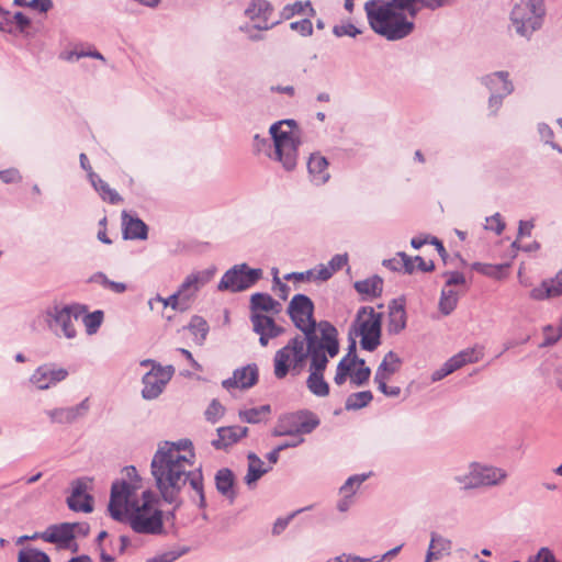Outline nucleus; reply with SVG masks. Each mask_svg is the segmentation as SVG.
I'll return each instance as SVG.
<instances>
[{
	"label": "nucleus",
	"mask_w": 562,
	"mask_h": 562,
	"mask_svg": "<svg viewBox=\"0 0 562 562\" xmlns=\"http://www.w3.org/2000/svg\"><path fill=\"white\" fill-rule=\"evenodd\" d=\"M195 453L190 439L161 441L150 461V474L161 499L175 508L182 503V493L189 487L191 499L200 508L206 506L203 475L194 470Z\"/></svg>",
	"instance_id": "obj_1"
},
{
	"label": "nucleus",
	"mask_w": 562,
	"mask_h": 562,
	"mask_svg": "<svg viewBox=\"0 0 562 562\" xmlns=\"http://www.w3.org/2000/svg\"><path fill=\"white\" fill-rule=\"evenodd\" d=\"M109 512L113 519L126 522L136 533L156 536L164 532L159 497L150 488L136 491L124 485L111 488Z\"/></svg>",
	"instance_id": "obj_2"
},
{
	"label": "nucleus",
	"mask_w": 562,
	"mask_h": 562,
	"mask_svg": "<svg viewBox=\"0 0 562 562\" xmlns=\"http://www.w3.org/2000/svg\"><path fill=\"white\" fill-rule=\"evenodd\" d=\"M321 336L296 335L286 345L277 350L273 357V374L283 380L289 374L297 376L313 362L314 351L336 357L339 353L338 331L327 321L319 322Z\"/></svg>",
	"instance_id": "obj_3"
},
{
	"label": "nucleus",
	"mask_w": 562,
	"mask_h": 562,
	"mask_svg": "<svg viewBox=\"0 0 562 562\" xmlns=\"http://www.w3.org/2000/svg\"><path fill=\"white\" fill-rule=\"evenodd\" d=\"M422 0H369L364 12L370 27L387 41H398L414 31Z\"/></svg>",
	"instance_id": "obj_4"
},
{
	"label": "nucleus",
	"mask_w": 562,
	"mask_h": 562,
	"mask_svg": "<svg viewBox=\"0 0 562 562\" xmlns=\"http://www.w3.org/2000/svg\"><path fill=\"white\" fill-rule=\"evenodd\" d=\"M272 143L256 134L254 148L279 162L285 171H293L297 166L299 148L302 144L301 131L295 120H281L269 128Z\"/></svg>",
	"instance_id": "obj_5"
},
{
	"label": "nucleus",
	"mask_w": 562,
	"mask_h": 562,
	"mask_svg": "<svg viewBox=\"0 0 562 562\" xmlns=\"http://www.w3.org/2000/svg\"><path fill=\"white\" fill-rule=\"evenodd\" d=\"M80 312L79 305L54 301L41 311L37 318L56 337L70 340L77 337L75 321Z\"/></svg>",
	"instance_id": "obj_6"
},
{
	"label": "nucleus",
	"mask_w": 562,
	"mask_h": 562,
	"mask_svg": "<svg viewBox=\"0 0 562 562\" xmlns=\"http://www.w3.org/2000/svg\"><path fill=\"white\" fill-rule=\"evenodd\" d=\"M508 472L499 467L485 462H471L467 471L454 476V482L463 490L490 488L503 485Z\"/></svg>",
	"instance_id": "obj_7"
},
{
	"label": "nucleus",
	"mask_w": 562,
	"mask_h": 562,
	"mask_svg": "<svg viewBox=\"0 0 562 562\" xmlns=\"http://www.w3.org/2000/svg\"><path fill=\"white\" fill-rule=\"evenodd\" d=\"M543 0H521L510 13V21L517 34L529 37L542 25L544 16Z\"/></svg>",
	"instance_id": "obj_8"
},
{
	"label": "nucleus",
	"mask_w": 562,
	"mask_h": 562,
	"mask_svg": "<svg viewBox=\"0 0 562 562\" xmlns=\"http://www.w3.org/2000/svg\"><path fill=\"white\" fill-rule=\"evenodd\" d=\"M319 418L311 411H297L279 417L272 435L274 437H303L311 434L319 425Z\"/></svg>",
	"instance_id": "obj_9"
},
{
	"label": "nucleus",
	"mask_w": 562,
	"mask_h": 562,
	"mask_svg": "<svg viewBox=\"0 0 562 562\" xmlns=\"http://www.w3.org/2000/svg\"><path fill=\"white\" fill-rule=\"evenodd\" d=\"M314 303L305 294H295L288 305V314L297 329L303 336H313L319 338V323L313 317Z\"/></svg>",
	"instance_id": "obj_10"
},
{
	"label": "nucleus",
	"mask_w": 562,
	"mask_h": 562,
	"mask_svg": "<svg viewBox=\"0 0 562 562\" xmlns=\"http://www.w3.org/2000/svg\"><path fill=\"white\" fill-rule=\"evenodd\" d=\"M381 321L382 314L371 306H363L358 311L355 326L364 350L373 351L380 345Z\"/></svg>",
	"instance_id": "obj_11"
},
{
	"label": "nucleus",
	"mask_w": 562,
	"mask_h": 562,
	"mask_svg": "<svg viewBox=\"0 0 562 562\" xmlns=\"http://www.w3.org/2000/svg\"><path fill=\"white\" fill-rule=\"evenodd\" d=\"M261 277V269H251L246 263L235 265L223 274L217 290L240 292L252 286Z\"/></svg>",
	"instance_id": "obj_12"
},
{
	"label": "nucleus",
	"mask_w": 562,
	"mask_h": 562,
	"mask_svg": "<svg viewBox=\"0 0 562 562\" xmlns=\"http://www.w3.org/2000/svg\"><path fill=\"white\" fill-rule=\"evenodd\" d=\"M491 95L488 98V110L495 115L503 104V99L514 91L513 82L509 80L507 71H495L481 78Z\"/></svg>",
	"instance_id": "obj_13"
},
{
	"label": "nucleus",
	"mask_w": 562,
	"mask_h": 562,
	"mask_svg": "<svg viewBox=\"0 0 562 562\" xmlns=\"http://www.w3.org/2000/svg\"><path fill=\"white\" fill-rule=\"evenodd\" d=\"M175 374L172 366H155L142 379V396L147 401L157 398Z\"/></svg>",
	"instance_id": "obj_14"
},
{
	"label": "nucleus",
	"mask_w": 562,
	"mask_h": 562,
	"mask_svg": "<svg viewBox=\"0 0 562 562\" xmlns=\"http://www.w3.org/2000/svg\"><path fill=\"white\" fill-rule=\"evenodd\" d=\"M328 353L314 351L313 362L308 366L310 374L306 379L308 391L318 397H325L329 394V385L324 379V372L329 361Z\"/></svg>",
	"instance_id": "obj_15"
},
{
	"label": "nucleus",
	"mask_w": 562,
	"mask_h": 562,
	"mask_svg": "<svg viewBox=\"0 0 562 562\" xmlns=\"http://www.w3.org/2000/svg\"><path fill=\"white\" fill-rule=\"evenodd\" d=\"M216 268L212 266L204 270L193 271L184 278L178 289V293L184 303L188 304V307H190L198 292L214 278Z\"/></svg>",
	"instance_id": "obj_16"
},
{
	"label": "nucleus",
	"mask_w": 562,
	"mask_h": 562,
	"mask_svg": "<svg viewBox=\"0 0 562 562\" xmlns=\"http://www.w3.org/2000/svg\"><path fill=\"white\" fill-rule=\"evenodd\" d=\"M272 13L273 8L267 0H251L245 10L246 16L259 31H268L279 23V21H271Z\"/></svg>",
	"instance_id": "obj_17"
},
{
	"label": "nucleus",
	"mask_w": 562,
	"mask_h": 562,
	"mask_svg": "<svg viewBox=\"0 0 562 562\" xmlns=\"http://www.w3.org/2000/svg\"><path fill=\"white\" fill-rule=\"evenodd\" d=\"M68 376L64 368H56L53 364H43L34 370L30 376V383L37 390H47Z\"/></svg>",
	"instance_id": "obj_18"
},
{
	"label": "nucleus",
	"mask_w": 562,
	"mask_h": 562,
	"mask_svg": "<svg viewBox=\"0 0 562 562\" xmlns=\"http://www.w3.org/2000/svg\"><path fill=\"white\" fill-rule=\"evenodd\" d=\"M74 525L68 522L52 525L43 532H35L31 539H42L46 542L57 544L59 548H69L70 542L76 537Z\"/></svg>",
	"instance_id": "obj_19"
},
{
	"label": "nucleus",
	"mask_w": 562,
	"mask_h": 562,
	"mask_svg": "<svg viewBox=\"0 0 562 562\" xmlns=\"http://www.w3.org/2000/svg\"><path fill=\"white\" fill-rule=\"evenodd\" d=\"M250 321L254 331L259 335V342L262 347L268 346L270 339L279 337L284 331L272 317L261 313H252Z\"/></svg>",
	"instance_id": "obj_20"
},
{
	"label": "nucleus",
	"mask_w": 562,
	"mask_h": 562,
	"mask_svg": "<svg viewBox=\"0 0 562 562\" xmlns=\"http://www.w3.org/2000/svg\"><path fill=\"white\" fill-rule=\"evenodd\" d=\"M258 381V368L256 364H247L233 372V376L224 380L222 385L225 390L249 389Z\"/></svg>",
	"instance_id": "obj_21"
},
{
	"label": "nucleus",
	"mask_w": 562,
	"mask_h": 562,
	"mask_svg": "<svg viewBox=\"0 0 562 562\" xmlns=\"http://www.w3.org/2000/svg\"><path fill=\"white\" fill-rule=\"evenodd\" d=\"M90 480L78 479L72 482L71 495L67 498V504L75 512H92V498L87 494Z\"/></svg>",
	"instance_id": "obj_22"
},
{
	"label": "nucleus",
	"mask_w": 562,
	"mask_h": 562,
	"mask_svg": "<svg viewBox=\"0 0 562 562\" xmlns=\"http://www.w3.org/2000/svg\"><path fill=\"white\" fill-rule=\"evenodd\" d=\"M328 160L321 153L311 154L307 160V171L311 182L314 186H324L330 179Z\"/></svg>",
	"instance_id": "obj_23"
},
{
	"label": "nucleus",
	"mask_w": 562,
	"mask_h": 562,
	"mask_svg": "<svg viewBox=\"0 0 562 562\" xmlns=\"http://www.w3.org/2000/svg\"><path fill=\"white\" fill-rule=\"evenodd\" d=\"M562 295V269L551 279L543 280L530 291L529 296L536 301H544Z\"/></svg>",
	"instance_id": "obj_24"
},
{
	"label": "nucleus",
	"mask_w": 562,
	"mask_h": 562,
	"mask_svg": "<svg viewBox=\"0 0 562 562\" xmlns=\"http://www.w3.org/2000/svg\"><path fill=\"white\" fill-rule=\"evenodd\" d=\"M429 536L430 541L426 552L425 562L439 561L451 554L452 541L449 538L436 531H431Z\"/></svg>",
	"instance_id": "obj_25"
},
{
	"label": "nucleus",
	"mask_w": 562,
	"mask_h": 562,
	"mask_svg": "<svg viewBox=\"0 0 562 562\" xmlns=\"http://www.w3.org/2000/svg\"><path fill=\"white\" fill-rule=\"evenodd\" d=\"M122 228L124 239L145 240L148 236V226L137 216L122 212Z\"/></svg>",
	"instance_id": "obj_26"
},
{
	"label": "nucleus",
	"mask_w": 562,
	"mask_h": 562,
	"mask_svg": "<svg viewBox=\"0 0 562 562\" xmlns=\"http://www.w3.org/2000/svg\"><path fill=\"white\" fill-rule=\"evenodd\" d=\"M89 408L88 401L85 400L78 405L71 407L55 408L47 412L50 420L58 424H70L83 416Z\"/></svg>",
	"instance_id": "obj_27"
},
{
	"label": "nucleus",
	"mask_w": 562,
	"mask_h": 562,
	"mask_svg": "<svg viewBox=\"0 0 562 562\" xmlns=\"http://www.w3.org/2000/svg\"><path fill=\"white\" fill-rule=\"evenodd\" d=\"M248 432L247 427L241 426H227L220 427L217 429L218 438L212 441V446L216 449H225L236 443L243 437H246Z\"/></svg>",
	"instance_id": "obj_28"
},
{
	"label": "nucleus",
	"mask_w": 562,
	"mask_h": 562,
	"mask_svg": "<svg viewBox=\"0 0 562 562\" xmlns=\"http://www.w3.org/2000/svg\"><path fill=\"white\" fill-rule=\"evenodd\" d=\"M359 360L360 358L356 355V345L352 342L348 353L342 357L337 364L334 382L339 386L342 385L347 381V378L351 375Z\"/></svg>",
	"instance_id": "obj_29"
},
{
	"label": "nucleus",
	"mask_w": 562,
	"mask_h": 562,
	"mask_svg": "<svg viewBox=\"0 0 562 562\" xmlns=\"http://www.w3.org/2000/svg\"><path fill=\"white\" fill-rule=\"evenodd\" d=\"M406 326V312L404 304L394 300L389 306L387 330L390 334H398Z\"/></svg>",
	"instance_id": "obj_30"
},
{
	"label": "nucleus",
	"mask_w": 562,
	"mask_h": 562,
	"mask_svg": "<svg viewBox=\"0 0 562 562\" xmlns=\"http://www.w3.org/2000/svg\"><path fill=\"white\" fill-rule=\"evenodd\" d=\"M250 308L252 313L272 312L278 314L281 304L267 293H254L250 297Z\"/></svg>",
	"instance_id": "obj_31"
},
{
	"label": "nucleus",
	"mask_w": 562,
	"mask_h": 562,
	"mask_svg": "<svg viewBox=\"0 0 562 562\" xmlns=\"http://www.w3.org/2000/svg\"><path fill=\"white\" fill-rule=\"evenodd\" d=\"M215 485L218 493L233 502L236 497V492L234 490V474L227 469L223 468L218 470L215 474Z\"/></svg>",
	"instance_id": "obj_32"
},
{
	"label": "nucleus",
	"mask_w": 562,
	"mask_h": 562,
	"mask_svg": "<svg viewBox=\"0 0 562 562\" xmlns=\"http://www.w3.org/2000/svg\"><path fill=\"white\" fill-rule=\"evenodd\" d=\"M356 291L364 299L378 297L383 291V280L379 276H372L353 284Z\"/></svg>",
	"instance_id": "obj_33"
},
{
	"label": "nucleus",
	"mask_w": 562,
	"mask_h": 562,
	"mask_svg": "<svg viewBox=\"0 0 562 562\" xmlns=\"http://www.w3.org/2000/svg\"><path fill=\"white\" fill-rule=\"evenodd\" d=\"M89 180L103 201L111 204H117L122 201L121 195L114 189H111L95 172H90Z\"/></svg>",
	"instance_id": "obj_34"
},
{
	"label": "nucleus",
	"mask_w": 562,
	"mask_h": 562,
	"mask_svg": "<svg viewBox=\"0 0 562 562\" xmlns=\"http://www.w3.org/2000/svg\"><path fill=\"white\" fill-rule=\"evenodd\" d=\"M247 458H248V470H247V474L245 476V483L248 486H251L263 474H266L269 470H271V467L265 468L263 461L256 453L251 452L248 454Z\"/></svg>",
	"instance_id": "obj_35"
},
{
	"label": "nucleus",
	"mask_w": 562,
	"mask_h": 562,
	"mask_svg": "<svg viewBox=\"0 0 562 562\" xmlns=\"http://www.w3.org/2000/svg\"><path fill=\"white\" fill-rule=\"evenodd\" d=\"M401 362L400 357L395 352L389 351L378 367L374 379H390L398 371Z\"/></svg>",
	"instance_id": "obj_36"
},
{
	"label": "nucleus",
	"mask_w": 562,
	"mask_h": 562,
	"mask_svg": "<svg viewBox=\"0 0 562 562\" xmlns=\"http://www.w3.org/2000/svg\"><path fill=\"white\" fill-rule=\"evenodd\" d=\"M459 302V292L449 286H443L441 290L438 308L441 314L450 315L457 307Z\"/></svg>",
	"instance_id": "obj_37"
},
{
	"label": "nucleus",
	"mask_w": 562,
	"mask_h": 562,
	"mask_svg": "<svg viewBox=\"0 0 562 562\" xmlns=\"http://www.w3.org/2000/svg\"><path fill=\"white\" fill-rule=\"evenodd\" d=\"M483 357L482 348L472 347L467 348L452 356L451 359L458 369L462 368L468 363H475Z\"/></svg>",
	"instance_id": "obj_38"
},
{
	"label": "nucleus",
	"mask_w": 562,
	"mask_h": 562,
	"mask_svg": "<svg viewBox=\"0 0 562 562\" xmlns=\"http://www.w3.org/2000/svg\"><path fill=\"white\" fill-rule=\"evenodd\" d=\"M373 400L371 391H361L350 394L345 402V408L347 411H358L370 404Z\"/></svg>",
	"instance_id": "obj_39"
},
{
	"label": "nucleus",
	"mask_w": 562,
	"mask_h": 562,
	"mask_svg": "<svg viewBox=\"0 0 562 562\" xmlns=\"http://www.w3.org/2000/svg\"><path fill=\"white\" fill-rule=\"evenodd\" d=\"M124 473L126 479L122 481H116L112 484L111 488H114L117 485H124L127 490H131L132 487L136 491H144L143 488V479L137 473V470L135 467H126L124 469Z\"/></svg>",
	"instance_id": "obj_40"
},
{
	"label": "nucleus",
	"mask_w": 562,
	"mask_h": 562,
	"mask_svg": "<svg viewBox=\"0 0 562 562\" xmlns=\"http://www.w3.org/2000/svg\"><path fill=\"white\" fill-rule=\"evenodd\" d=\"M154 302H159L164 305V307H171L172 310L180 312H183L189 308L188 304L184 303L178 291L166 299L158 294L154 299L149 300L148 304L151 310L154 308Z\"/></svg>",
	"instance_id": "obj_41"
},
{
	"label": "nucleus",
	"mask_w": 562,
	"mask_h": 562,
	"mask_svg": "<svg viewBox=\"0 0 562 562\" xmlns=\"http://www.w3.org/2000/svg\"><path fill=\"white\" fill-rule=\"evenodd\" d=\"M18 562H50V559L38 549L24 548L18 554Z\"/></svg>",
	"instance_id": "obj_42"
},
{
	"label": "nucleus",
	"mask_w": 562,
	"mask_h": 562,
	"mask_svg": "<svg viewBox=\"0 0 562 562\" xmlns=\"http://www.w3.org/2000/svg\"><path fill=\"white\" fill-rule=\"evenodd\" d=\"M270 413V406L269 405H262L260 407L249 408L245 411L239 412V417L243 422L249 423V424H257L259 423L262 417Z\"/></svg>",
	"instance_id": "obj_43"
},
{
	"label": "nucleus",
	"mask_w": 562,
	"mask_h": 562,
	"mask_svg": "<svg viewBox=\"0 0 562 562\" xmlns=\"http://www.w3.org/2000/svg\"><path fill=\"white\" fill-rule=\"evenodd\" d=\"M90 280L92 282L99 283L103 288L109 289L114 293H124L127 289L125 283L112 281L102 272L94 273Z\"/></svg>",
	"instance_id": "obj_44"
},
{
	"label": "nucleus",
	"mask_w": 562,
	"mask_h": 562,
	"mask_svg": "<svg viewBox=\"0 0 562 562\" xmlns=\"http://www.w3.org/2000/svg\"><path fill=\"white\" fill-rule=\"evenodd\" d=\"M370 476L369 473L355 474L347 479L344 485L339 488V493L350 494L355 497L361 484Z\"/></svg>",
	"instance_id": "obj_45"
},
{
	"label": "nucleus",
	"mask_w": 562,
	"mask_h": 562,
	"mask_svg": "<svg viewBox=\"0 0 562 562\" xmlns=\"http://www.w3.org/2000/svg\"><path fill=\"white\" fill-rule=\"evenodd\" d=\"M357 366H359V368H355L351 375L349 376L350 382L356 386H362L369 381L371 370L364 364L363 359H360Z\"/></svg>",
	"instance_id": "obj_46"
},
{
	"label": "nucleus",
	"mask_w": 562,
	"mask_h": 562,
	"mask_svg": "<svg viewBox=\"0 0 562 562\" xmlns=\"http://www.w3.org/2000/svg\"><path fill=\"white\" fill-rule=\"evenodd\" d=\"M103 322V312L94 311L83 316L82 323L88 335H93L98 331Z\"/></svg>",
	"instance_id": "obj_47"
},
{
	"label": "nucleus",
	"mask_w": 562,
	"mask_h": 562,
	"mask_svg": "<svg viewBox=\"0 0 562 562\" xmlns=\"http://www.w3.org/2000/svg\"><path fill=\"white\" fill-rule=\"evenodd\" d=\"M189 329L195 337L200 336V341H203L209 333V325L202 317L193 316L190 321Z\"/></svg>",
	"instance_id": "obj_48"
},
{
	"label": "nucleus",
	"mask_w": 562,
	"mask_h": 562,
	"mask_svg": "<svg viewBox=\"0 0 562 562\" xmlns=\"http://www.w3.org/2000/svg\"><path fill=\"white\" fill-rule=\"evenodd\" d=\"M538 133L540 135V138L546 144H549L552 149L562 154V148L557 143L553 142L554 134L549 125H547L546 123L538 124Z\"/></svg>",
	"instance_id": "obj_49"
},
{
	"label": "nucleus",
	"mask_w": 562,
	"mask_h": 562,
	"mask_svg": "<svg viewBox=\"0 0 562 562\" xmlns=\"http://www.w3.org/2000/svg\"><path fill=\"white\" fill-rule=\"evenodd\" d=\"M458 370L457 366L452 361V359H448L438 370H435L431 374V381L438 382Z\"/></svg>",
	"instance_id": "obj_50"
},
{
	"label": "nucleus",
	"mask_w": 562,
	"mask_h": 562,
	"mask_svg": "<svg viewBox=\"0 0 562 562\" xmlns=\"http://www.w3.org/2000/svg\"><path fill=\"white\" fill-rule=\"evenodd\" d=\"M224 406L216 400H213L205 411V417L209 422H217L224 414Z\"/></svg>",
	"instance_id": "obj_51"
},
{
	"label": "nucleus",
	"mask_w": 562,
	"mask_h": 562,
	"mask_svg": "<svg viewBox=\"0 0 562 562\" xmlns=\"http://www.w3.org/2000/svg\"><path fill=\"white\" fill-rule=\"evenodd\" d=\"M308 508H310V507L301 508V509H299V510L294 512L293 514H291L290 516H288V517H285V518H278V519L274 521L273 526H272V530H271V531H272V535H274V536H279V535H281V533L286 529V527L289 526L290 521L292 520V518H293L296 514L302 513V512H304V510H306V509H308Z\"/></svg>",
	"instance_id": "obj_52"
},
{
	"label": "nucleus",
	"mask_w": 562,
	"mask_h": 562,
	"mask_svg": "<svg viewBox=\"0 0 562 562\" xmlns=\"http://www.w3.org/2000/svg\"><path fill=\"white\" fill-rule=\"evenodd\" d=\"M390 379H374L375 384L378 385V389L380 392H382L387 397H397L401 394V387L400 386H389L386 382Z\"/></svg>",
	"instance_id": "obj_53"
},
{
	"label": "nucleus",
	"mask_w": 562,
	"mask_h": 562,
	"mask_svg": "<svg viewBox=\"0 0 562 562\" xmlns=\"http://www.w3.org/2000/svg\"><path fill=\"white\" fill-rule=\"evenodd\" d=\"M305 9H308L311 11V13H314V9L312 8L310 1H305V2L296 1L293 4L284 8L285 18H290L291 15L303 13L305 11Z\"/></svg>",
	"instance_id": "obj_54"
},
{
	"label": "nucleus",
	"mask_w": 562,
	"mask_h": 562,
	"mask_svg": "<svg viewBox=\"0 0 562 562\" xmlns=\"http://www.w3.org/2000/svg\"><path fill=\"white\" fill-rule=\"evenodd\" d=\"M290 27L292 31L297 32L302 36H311L313 34V24L308 19L292 22Z\"/></svg>",
	"instance_id": "obj_55"
},
{
	"label": "nucleus",
	"mask_w": 562,
	"mask_h": 562,
	"mask_svg": "<svg viewBox=\"0 0 562 562\" xmlns=\"http://www.w3.org/2000/svg\"><path fill=\"white\" fill-rule=\"evenodd\" d=\"M333 33L337 37H341V36L355 37L358 34H360L361 31L359 29H357L353 24L347 23V24H341V25H335L333 29Z\"/></svg>",
	"instance_id": "obj_56"
},
{
	"label": "nucleus",
	"mask_w": 562,
	"mask_h": 562,
	"mask_svg": "<svg viewBox=\"0 0 562 562\" xmlns=\"http://www.w3.org/2000/svg\"><path fill=\"white\" fill-rule=\"evenodd\" d=\"M527 562H561L549 548H541L537 554L530 557Z\"/></svg>",
	"instance_id": "obj_57"
},
{
	"label": "nucleus",
	"mask_w": 562,
	"mask_h": 562,
	"mask_svg": "<svg viewBox=\"0 0 562 562\" xmlns=\"http://www.w3.org/2000/svg\"><path fill=\"white\" fill-rule=\"evenodd\" d=\"M486 229L494 231L496 234H502L505 228V223L503 222L501 214L495 213L494 215L486 218Z\"/></svg>",
	"instance_id": "obj_58"
},
{
	"label": "nucleus",
	"mask_w": 562,
	"mask_h": 562,
	"mask_svg": "<svg viewBox=\"0 0 562 562\" xmlns=\"http://www.w3.org/2000/svg\"><path fill=\"white\" fill-rule=\"evenodd\" d=\"M313 271V281H327L333 277V269L329 270L327 265H318L312 269Z\"/></svg>",
	"instance_id": "obj_59"
},
{
	"label": "nucleus",
	"mask_w": 562,
	"mask_h": 562,
	"mask_svg": "<svg viewBox=\"0 0 562 562\" xmlns=\"http://www.w3.org/2000/svg\"><path fill=\"white\" fill-rule=\"evenodd\" d=\"M553 330H554V326H552V325H548V326L544 327V329H543V333H544V342H543V345H546V346L553 345V344H555L562 337V316H561L559 325L557 326L558 334L555 336H550V331H553Z\"/></svg>",
	"instance_id": "obj_60"
},
{
	"label": "nucleus",
	"mask_w": 562,
	"mask_h": 562,
	"mask_svg": "<svg viewBox=\"0 0 562 562\" xmlns=\"http://www.w3.org/2000/svg\"><path fill=\"white\" fill-rule=\"evenodd\" d=\"M446 283L443 286H449L450 289H453V286H462L465 284V277L462 272L459 271H452L446 273Z\"/></svg>",
	"instance_id": "obj_61"
},
{
	"label": "nucleus",
	"mask_w": 562,
	"mask_h": 562,
	"mask_svg": "<svg viewBox=\"0 0 562 562\" xmlns=\"http://www.w3.org/2000/svg\"><path fill=\"white\" fill-rule=\"evenodd\" d=\"M186 550L182 551H167L161 554H158L151 559H149L147 562H173L178 558H180Z\"/></svg>",
	"instance_id": "obj_62"
},
{
	"label": "nucleus",
	"mask_w": 562,
	"mask_h": 562,
	"mask_svg": "<svg viewBox=\"0 0 562 562\" xmlns=\"http://www.w3.org/2000/svg\"><path fill=\"white\" fill-rule=\"evenodd\" d=\"M348 263V255L347 254H338L335 255L329 262L327 263V267L333 269V274L340 270L344 266Z\"/></svg>",
	"instance_id": "obj_63"
},
{
	"label": "nucleus",
	"mask_w": 562,
	"mask_h": 562,
	"mask_svg": "<svg viewBox=\"0 0 562 562\" xmlns=\"http://www.w3.org/2000/svg\"><path fill=\"white\" fill-rule=\"evenodd\" d=\"M339 494H340V498L338 499L336 507L340 513H346L353 505L355 497L352 495L346 494V493H339Z\"/></svg>",
	"instance_id": "obj_64"
}]
</instances>
